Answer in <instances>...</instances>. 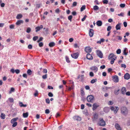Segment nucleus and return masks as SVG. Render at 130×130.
Listing matches in <instances>:
<instances>
[{
	"label": "nucleus",
	"mask_w": 130,
	"mask_h": 130,
	"mask_svg": "<svg viewBox=\"0 0 130 130\" xmlns=\"http://www.w3.org/2000/svg\"><path fill=\"white\" fill-rule=\"evenodd\" d=\"M108 59H111L110 63L111 64H113L115 60L116 59L117 57L116 56L114 55L113 53L110 54L108 56Z\"/></svg>",
	"instance_id": "1"
},
{
	"label": "nucleus",
	"mask_w": 130,
	"mask_h": 130,
	"mask_svg": "<svg viewBox=\"0 0 130 130\" xmlns=\"http://www.w3.org/2000/svg\"><path fill=\"white\" fill-rule=\"evenodd\" d=\"M121 113L124 115H126L128 113V109L126 107H122L121 109Z\"/></svg>",
	"instance_id": "2"
},
{
	"label": "nucleus",
	"mask_w": 130,
	"mask_h": 130,
	"mask_svg": "<svg viewBox=\"0 0 130 130\" xmlns=\"http://www.w3.org/2000/svg\"><path fill=\"white\" fill-rule=\"evenodd\" d=\"M98 124L100 126H104L105 125L106 123L105 121L102 118H100L99 119V121Z\"/></svg>",
	"instance_id": "3"
},
{
	"label": "nucleus",
	"mask_w": 130,
	"mask_h": 130,
	"mask_svg": "<svg viewBox=\"0 0 130 130\" xmlns=\"http://www.w3.org/2000/svg\"><path fill=\"white\" fill-rule=\"evenodd\" d=\"M87 100L89 102H92L94 100V97L92 95H88L87 97Z\"/></svg>",
	"instance_id": "4"
},
{
	"label": "nucleus",
	"mask_w": 130,
	"mask_h": 130,
	"mask_svg": "<svg viewBox=\"0 0 130 130\" xmlns=\"http://www.w3.org/2000/svg\"><path fill=\"white\" fill-rule=\"evenodd\" d=\"M110 109L111 111H113L114 112V113L116 114L117 113L119 110V108L117 106H116L115 108L113 106H111L110 107Z\"/></svg>",
	"instance_id": "5"
},
{
	"label": "nucleus",
	"mask_w": 130,
	"mask_h": 130,
	"mask_svg": "<svg viewBox=\"0 0 130 130\" xmlns=\"http://www.w3.org/2000/svg\"><path fill=\"white\" fill-rule=\"evenodd\" d=\"M96 53L97 55L101 58L103 57V54L102 52L100 50H96Z\"/></svg>",
	"instance_id": "6"
},
{
	"label": "nucleus",
	"mask_w": 130,
	"mask_h": 130,
	"mask_svg": "<svg viewBox=\"0 0 130 130\" xmlns=\"http://www.w3.org/2000/svg\"><path fill=\"white\" fill-rule=\"evenodd\" d=\"M78 55L79 54L77 52L76 53L73 54L71 55L72 57L74 59H77L78 57Z\"/></svg>",
	"instance_id": "7"
},
{
	"label": "nucleus",
	"mask_w": 130,
	"mask_h": 130,
	"mask_svg": "<svg viewBox=\"0 0 130 130\" xmlns=\"http://www.w3.org/2000/svg\"><path fill=\"white\" fill-rule=\"evenodd\" d=\"M113 80L115 82H118L119 81V79L118 76L116 75H115L112 77Z\"/></svg>",
	"instance_id": "8"
},
{
	"label": "nucleus",
	"mask_w": 130,
	"mask_h": 130,
	"mask_svg": "<svg viewBox=\"0 0 130 130\" xmlns=\"http://www.w3.org/2000/svg\"><path fill=\"white\" fill-rule=\"evenodd\" d=\"M124 78L126 80H128L130 78V75L128 73H126L124 75Z\"/></svg>",
	"instance_id": "9"
},
{
	"label": "nucleus",
	"mask_w": 130,
	"mask_h": 130,
	"mask_svg": "<svg viewBox=\"0 0 130 130\" xmlns=\"http://www.w3.org/2000/svg\"><path fill=\"white\" fill-rule=\"evenodd\" d=\"M89 34L90 37H92L93 36L94 34V31L92 29H90L89 32Z\"/></svg>",
	"instance_id": "10"
},
{
	"label": "nucleus",
	"mask_w": 130,
	"mask_h": 130,
	"mask_svg": "<svg viewBox=\"0 0 130 130\" xmlns=\"http://www.w3.org/2000/svg\"><path fill=\"white\" fill-rule=\"evenodd\" d=\"M90 69L94 71L95 72H97L98 70L97 67L96 66H92L90 68Z\"/></svg>",
	"instance_id": "11"
},
{
	"label": "nucleus",
	"mask_w": 130,
	"mask_h": 130,
	"mask_svg": "<svg viewBox=\"0 0 130 130\" xmlns=\"http://www.w3.org/2000/svg\"><path fill=\"white\" fill-rule=\"evenodd\" d=\"M99 106V105L96 103H95L93 105L92 109L94 110L97 108Z\"/></svg>",
	"instance_id": "12"
},
{
	"label": "nucleus",
	"mask_w": 130,
	"mask_h": 130,
	"mask_svg": "<svg viewBox=\"0 0 130 130\" xmlns=\"http://www.w3.org/2000/svg\"><path fill=\"white\" fill-rule=\"evenodd\" d=\"M85 51L87 53H90L91 52V49L90 47H86L85 49Z\"/></svg>",
	"instance_id": "13"
},
{
	"label": "nucleus",
	"mask_w": 130,
	"mask_h": 130,
	"mask_svg": "<svg viewBox=\"0 0 130 130\" xmlns=\"http://www.w3.org/2000/svg\"><path fill=\"white\" fill-rule=\"evenodd\" d=\"M43 28L42 25H41L39 26H37L36 27L35 29H36V31L37 32L38 31H39L41 29H42Z\"/></svg>",
	"instance_id": "14"
},
{
	"label": "nucleus",
	"mask_w": 130,
	"mask_h": 130,
	"mask_svg": "<svg viewBox=\"0 0 130 130\" xmlns=\"http://www.w3.org/2000/svg\"><path fill=\"white\" fill-rule=\"evenodd\" d=\"M87 58L88 59L90 60H91L93 58L92 56L89 53L87 54Z\"/></svg>",
	"instance_id": "15"
},
{
	"label": "nucleus",
	"mask_w": 130,
	"mask_h": 130,
	"mask_svg": "<svg viewBox=\"0 0 130 130\" xmlns=\"http://www.w3.org/2000/svg\"><path fill=\"white\" fill-rule=\"evenodd\" d=\"M115 127L118 130H121L122 129L120 125L118 123H116L115 124Z\"/></svg>",
	"instance_id": "16"
},
{
	"label": "nucleus",
	"mask_w": 130,
	"mask_h": 130,
	"mask_svg": "<svg viewBox=\"0 0 130 130\" xmlns=\"http://www.w3.org/2000/svg\"><path fill=\"white\" fill-rule=\"evenodd\" d=\"M121 93L123 95H124L126 91V89L125 87H123L121 89Z\"/></svg>",
	"instance_id": "17"
},
{
	"label": "nucleus",
	"mask_w": 130,
	"mask_h": 130,
	"mask_svg": "<svg viewBox=\"0 0 130 130\" xmlns=\"http://www.w3.org/2000/svg\"><path fill=\"white\" fill-rule=\"evenodd\" d=\"M23 21L22 20H18L16 23V24L17 25H19L21 24H23Z\"/></svg>",
	"instance_id": "18"
},
{
	"label": "nucleus",
	"mask_w": 130,
	"mask_h": 130,
	"mask_svg": "<svg viewBox=\"0 0 130 130\" xmlns=\"http://www.w3.org/2000/svg\"><path fill=\"white\" fill-rule=\"evenodd\" d=\"M73 118L75 120L78 121H80L81 119V118L78 116H75Z\"/></svg>",
	"instance_id": "19"
},
{
	"label": "nucleus",
	"mask_w": 130,
	"mask_h": 130,
	"mask_svg": "<svg viewBox=\"0 0 130 130\" xmlns=\"http://www.w3.org/2000/svg\"><path fill=\"white\" fill-rule=\"evenodd\" d=\"M121 24L119 23L116 26V28L117 30H120L121 29L120 25Z\"/></svg>",
	"instance_id": "20"
},
{
	"label": "nucleus",
	"mask_w": 130,
	"mask_h": 130,
	"mask_svg": "<svg viewBox=\"0 0 130 130\" xmlns=\"http://www.w3.org/2000/svg\"><path fill=\"white\" fill-rule=\"evenodd\" d=\"M18 119V117L14 118L12 119L11 121V123H13L16 122H15Z\"/></svg>",
	"instance_id": "21"
},
{
	"label": "nucleus",
	"mask_w": 130,
	"mask_h": 130,
	"mask_svg": "<svg viewBox=\"0 0 130 130\" xmlns=\"http://www.w3.org/2000/svg\"><path fill=\"white\" fill-rule=\"evenodd\" d=\"M109 110V108L108 107H106L104 108L103 110L105 112H108Z\"/></svg>",
	"instance_id": "22"
},
{
	"label": "nucleus",
	"mask_w": 130,
	"mask_h": 130,
	"mask_svg": "<svg viewBox=\"0 0 130 130\" xmlns=\"http://www.w3.org/2000/svg\"><path fill=\"white\" fill-rule=\"evenodd\" d=\"M96 24L98 26H101L102 24V22L101 21H98L97 22Z\"/></svg>",
	"instance_id": "23"
},
{
	"label": "nucleus",
	"mask_w": 130,
	"mask_h": 130,
	"mask_svg": "<svg viewBox=\"0 0 130 130\" xmlns=\"http://www.w3.org/2000/svg\"><path fill=\"white\" fill-rule=\"evenodd\" d=\"M28 115V113L26 112L25 113H23V116L24 118H27Z\"/></svg>",
	"instance_id": "24"
},
{
	"label": "nucleus",
	"mask_w": 130,
	"mask_h": 130,
	"mask_svg": "<svg viewBox=\"0 0 130 130\" xmlns=\"http://www.w3.org/2000/svg\"><path fill=\"white\" fill-rule=\"evenodd\" d=\"M19 105L21 107H25L27 106L26 104L24 105L23 103L21 102H19Z\"/></svg>",
	"instance_id": "25"
},
{
	"label": "nucleus",
	"mask_w": 130,
	"mask_h": 130,
	"mask_svg": "<svg viewBox=\"0 0 130 130\" xmlns=\"http://www.w3.org/2000/svg\"><path fill=\"white\" fill-rule=\"evenodd\" d=\"M55 43L53 42H51L49 44V46L50 47H52L55 45Z\"/></svg>",
	"instance_id": "26"
},
{
	"label": "nucleus",
	"mask_w": 130,
	"mask_h": 130,
	"mask_svg": "<svg viewBox=\"0 0 130 130\" xmlns=\"http://www.w3.org/2000/svg\"><path fill=\"white\" fill-rule=\"evenodd\" d=\"M22 17V15L21 14H18L17 17L16 18L17 19H20Z\"/></svg>",
	"instance_id": "27"
},
{
	"label": "nucleus",
	"mask_w": 130,
	"mask_h": 130,
	"mask_svg": "<svg viewBox=\"0 0 130 130\" xmlns=\"http://www.w3.org/2000/svg\"><path fill=\"white\" fill-rule=\"evenodd\" d=\"M0 117L1 119H4L5 118V115L4 114L2 113Z\"/></svg>",
	"instance_id": "28"
},
{
	"label": "nucleus",
	"mask_w": 130,
	"mask_h": 130,
	"mask_svg": "<svg viewBox=\"0 0 130 130\" xmlns=\"http://www.w3.org/2000/svg\"><path fill=\"white\" fill-rule=\"evenodd\" d=\"M27 73L28 75H30L32 74V72L29 69L27 71Z\"/></svg>",
	"instance_id": "29"
},
{
	"label": "nucleus",
	"mask_w": 130,
	"mask_h": 130,
	"mask_svg": "<svg viewBox=\"0 0 130 130\" xmlns=\"http://www.w3.org/2000/svg\"><path fill=\"white\" fill-rule=\"evenodd\" d=\"M8 100L10 103H13L14 102V100L12 98H9L8 99Z\"/></svg>",
	"instance_id": "30"
},
{
	"label": "nucleus",
	"mask_w": 130,
	"mask_h": 130,
	"mask_svg": "<svg viewBox=\"0 0 130 130\" xmlns=\"http://www.w3.org/2000/svg\"><path fill=\"white\" fill-rule=\"evenodd\" d=\"M86 8V6L85 5H83L80 8L81 11H82L84 10H85Z\"/></svg>",
	"instance_id": "31"
},
{
	"label": "nucleus",
	"mask_w": 130,
	"mask_h": 130,
	"mask_svg": "<svg viewBox=\"0 0 130 130\" xmlns=\"http://www.w3.org/2000/svg\"><path fill=\"white\" fill-rule=\"evenodd\" d=\"M93 9L94 10H98L99 9V7L98 6L96 5H95L93 6Z\"/></svg>",
	"instance_id": "32"
},
{
	"label": "nucleus",
	"mask_w": 130,
	"mask_h": 130,
	"mask_svg": "<svg viewBox=\"0 0 130 130\" xmlns=\"http://www.w3.org/2000/svg\"><path fill=\"white\" fill-rule=\"evenodd\" d=\"M31 31V29L30 27H28L27 28L26 32L28 33H29Z\"/></svg>",
	"instance_id": "33"
},
{
	"label": "nucleus",
	"mask_w": 130,
	"mask_h": 130,
	"mask_svg": "<svg viewBox=\"0 0 130 130\" xmlns=\"http://www.w3.org/2000/svg\"><path fill=\"white\" fill-rule=\"evenodd\" d=\"M97 80V79H93L91 80V83L92 84H93L95 82H96Z\"/></svg>",
	"instance_id": "34"
},
{
	"label": "nucleus",
	"mask_w": 130,
	"mask_h": 130,
	"mask_svg": "<svg viewBox=\"0 0 130 130\" xmlns=\"http://www.w3.org/2000/svg\"><path fill=\"white\" fill-rule=\"evenodd\" d=\"M98 118V115L96 114H95L94 116V119L93 121H94L96 120Z\"/></svg>",
	"instance_id": "35"
},
{
	"label": "nucleus",
	"mask_w": 130,
	"mask_h": 130,
	"mask_svg": "<svg viewBox=\"0 0 130 130\" xmlns=\"http://www.w3.org/2000/svg\"><path fill=\"white\" fill-rule=\"evenodd\" d=\"M81 94L82 95H84L85 93L83 91V89H81Z\"/></svg>",
	"instance_id": "36"
},
{
	"label": "nucleus",
	"mask_w": 130,
	"mask_h": 130,
	"mask_svg": "<svg viewBox=\"0 0 130 130\" xmlns=\"http://www.w3.org/2000/svg\"><path fill=\"white\" fill-rule=\"evenodd\" d=\"M125 5L124 4H121L120 5V7L122 8H124L125 7Z\"/></svg>",
	"instance_id": "37"
},
{
	"label": "nucleus",
	"mask_w": 130,
	"mask_h": 130,
	"mask_svg": "<svg viewBox=\"0 0 130 130\" xmlns=\"http://www.w3.org/2000/svg\"><path fill=\"white\" fill-rule=\"evenodd\" d=\"M121 67L122 68H126V66L124 64H121Z\"/></svg>",
	"instance_id": "38"
},
{
	"label": "nucleus",
	"mask_w": 130,
	"mask_h": 130,
	"mask_svg": "<svg viewBox=\"0 0 130 130\" xmlns=\"http://www.w3.org/2000/svg\"><path fill=\"white\" fill-rule=\"evenodd\" d=\"M13 124L12 125V126L13 127H14L16 126L17 124V122H15L14 123H13Z\"/></svg>",
	"instance_id": "39"
},
{
	"label": "nucleus",
	"mask_w": 130,
	"mask_h": 130,
	"mask_svg": "<svg viewBox=\"0 0 130 130\" xmlns=\"http://www.w3.org/2000/svg\"><path fill=\"white\" fill-rule=\"evenodd\" d=\"M38 38V37L37 36H35L33 38V40L34 41H36Z\"/></svg>",
	"instance_id": "40"
},
{
	"label": "nucleus",
	"mask_w": 130,
	"mask_h": 130,
	"mask_svg": "<svg viewBox=\"0 0 130 130\" xmlns=\"http://www.w3.org/2000/svg\"><path fill=\"white\" fill-rule=\"evenodd\" d=\"M38 94V92L37 90H36L34 94V95L35 96H37Z\"/></svg>",
	"instance_id": "41"
},
{
	"label": "nucleus",
	"mask_w": 130,
	"mask_h": 130,
	"mask_svg": "<svg viewBox=\"0 0 130 130\" xmlns=\"http://www.w3.org/2000/svg\"><path fill=\"white\" fill-rule=\"evenodd\" d=\"M121 50L120 49H118L116 51V53L117 54H119L121 53Z\"/></svg>",
	"instance_id": "42"
},
{
	"label": "nucleus",
	"mask_w": 130,
	"mask_h": 130,
	"mask_svg": "<svg viewBox=\"0 0 130 130\" xmlns=\"http://www.w3.org/2000/svg\"><path fill=\"white\" fill-rule=\"evenodd\" d=\"M111 28V27L110 26H109L107 28V30L108 31H110Z\"/></svg>",
	"instance_id": "43"
},
{
	"label": "nucleus",
	"mask_w": 130,
	"mask_h": 130,
	"mask_svg": "<svg viewBox=\"0 0 130 130\" xmlns=\"http://www.w3.org/2000/svg\"><path fill=\"white\" fill-rule=\"evenodd\" d=\"M66 58L67 62L68 63H69L70 62V61L69 60V58L67 56H66Z\"/></svg>",
	"instance_id": "44"
},
{
	"label": "nucleus",
	"mask_w": 130,
	"mask_h": 130,
	"mask_svg": "<svg viewBox=\"0 0 130 130\" xmlns=\"http://www.w3.org/2000/svg\"><path fill=\"white\" fill-rule=\"evenodd\" d=\"M103 3L104 4H107L108 2V0H104L103 1Z\"/></svg>",
	"instance_id": "45"
},
{
	"label": "nucleus",
	"mask_w": 130,
	"mask_h": 130,
	"mask_svg": "<svg viewBox=\"0 0 130 130\" xmlns=\"http://www.w3.org/2000/svg\"><path fill=\"white\" fill-rule=\"evenodd\" d=\"M47 75L46 74L43 75L42 76L43 78L44 79H46L47 78Z\"/></svg>",
	"instance_id": "46"
},
{
	"label": "nucleus",
	"mask_w": 130,
	"mask_h": 130,
	"mask_svg": "<svg viewBox=\"0 0 130 130\" xmlns=\"http://www.w3.org/2000/svg\"><path fill=\"white\" fill-rule=\"evenodd\" d=\"M50 112L49 110L48 109H46L45 110V113L46 114H48Z\"/></svg>",
	"instance_id": "47"
},
{
	"label": "nucleus",
	"mask_w": 130,
	"mask_h": 130,
	"mask_svg": "<svg viewBox=\"0 0 130 130\" xmlns=\"http://www.w3.org/2000/svg\"><path fill=\"white\" fill-rule=\"evenodd\" d=\"M14 25L12 24L10 25L9 27L10 29H13L14 28Z\"/></svg>",
	"instance_id": "48"
},
{
	"label": "nucleus",
	"mask_w": 130,
	"mask_h": 130,
	"mask_svg": "<svg viewBox=\"0 0 130 130\" xmlns=\"http://www.w3.org/2000/svg\"><path fill=\"white\" fill-rule=\"evenodd\" d=\"M48 95L50 97H52L53 96V94L51 92H49L48 93Z\"/></svg>",
	"instance_id": "49"
},
{
	"label": "nucleus",
	"mask_w": 130,
	"mask_h": 130,
	"mask_svg": "<svg viewBox=\"0 0 130 130\" xmlns=\"http://www.w3.org/2000/svg\"><path fill=\"white\" fill-rule=\"evenodd\" d=\"M113 104V102L112 101H109L108 102V104L109 105H112Z\"/></svg>",
	"instance_id": "50"
},
{
	"label": "nucleus",
	"mask_w": 130,
	"mask_h": 130,
	"mask_svg": "<svg viewBox=\"0 0 130 130\" xmlns=\"http://www.w3.org/2000/svg\"><path fill=\"white\" fill-rule=\"evenodd\" d=\"M90 76L91 77H93L94 76V74L92 72H90L89 73Z\"/></svg>",
	"instance_id": "51"
},
{
	"label": "nucleus",
	"mask_w": 130,
	"mask_h": 130,
	"mask_svg": "<svg viewBox=\"0 0 130 130\" xmlns=\"http://www.w3.org/2000/svg\"><path fill=\"white\" fill-rule=\"evenodd\" d=\"M46 103L48 104H49L50 103V101L48 99H47L45 100Z\"/></svg>",
	"instance_id": "52"
},
{
	"label": "nucleus",
	"mask_w": 130,
	"mask_h": 130,
	"mask_svg": "<svg viewBox=\"0 0 130 130\" xmlns=\"http://www.w3.org/2000/svg\"><path fill=\"white\" fill-rule=\"evenodd\" d=\"M28 48L29 49H31L32 48V45L31 44H29L28 45Z\"/></svg>",
	"instance_id": "53"
},
{
	"label": "nucleus",
	"mask_w": 130,
	"mask_h": 130,
	"mask_svg": "<svg viewBox=\"0 0 130 130\" xmlns=\"http://www.w3.org/2000/svg\"><path fill=\"white\" fill-rule=\"evenodd\" d=\"M55 12L57 13H59V12H60V11L58 8H57L55 10Z\"/></svg>",
	"instance_id": "54"
},
{
	"label": "nucleus",
	"mask_w": 130,
	"mask_h": 130,
	"mask_svg": "<svg viewBox=\"0 0 130 130\" xmlns=\"http://www.w3.org/2000/svg\"><path fill=\"white\" fill-rule=\"evenodd\" d=\"M87 16L86 15H84V18L82 19V21H84L85 19H86V18L87 17Z\"/></svg>",
	"instance_id": "55"
},
{
	"label": "nucleus",
	"mask_w": 130,
	"mask_h": 130,
	"mask_svg": "<svg viewBox=\"0 0 130 130\" xmlns=\"http://www.w3.org/2000/svg\"><path fill=\"white\" fill-rule=\"evenodd\" d=\"M14 89L13 88H11L10 91L9 92V93H10L11 92H14Z\"/></svg>",
	"instance_id": "56"
},
{
	"label": "nucleus",
	"mask_w": 130,
	"mask_h": 130,
	"mask_svg": "<svg viewBox=\"0 0 130 130\" xmlns=\"http://www.w3.org/2000/svg\"><path fill=\"white\" fill-rule=\"evenodd\" d=\"M126 49H125L123 51V54L125 55H127V53L126 52Z\"/></svg>",
	"instance_id": "57"
},
{
	"label": "nucleus",
	"mask_w": 130,
	"mask_h": 130,
	"mask_svg": "<svg viewBox=\"0 0 130 130\" xmlns=\"http://www.w3.org/2000/svg\"><path fill=\"white\" fill-rule=\"evenodd\" d=\"M119 91V90L118 89L117 91H115L114 92L115 94L116 95H118L119 93L118 92Z\"/></svg>",
	"instance_id": "58"
},
{
	"label": "nucleus",
	"mask_w": 130,
	"mask_h": 130,
	"mask_svg": "<svg viewBox=\"0 0 130 130\" xmlns=\"http://www.w3.org/2000/svg\"><path fill=\"white\" fill-rule=\"evenodd\" d=\"M15 72L17 74H19V73L20 72V71L18 69H17V70H15Z\"/></svg>",
	"instance_id": "59"
},
{
	"label": "nucleus",
	"mask_w": 130,
	"mask_h": 130,
	"mask_svg": "<svg viewBox=\"0 0 130 130\" xmlns=\"http://www.w3.org/2000/svg\"><path fill=\"white\" fill-rule=\"evenodd\" d=\"M39 46L40 47H41L43 46V43L42 42H40L39 44Z\"/></svg>",
	"instance_id": "60"
},
{
	"label": "nucleus",
	"mask_w": 130,
	"mask_h": 130,
	"mask_svg": "<svg viewBox=\"0 0 130 130\" xmlns=\"http://www.w3.org/2000/svg\"><path fill=\"white\" fill-rule=\"evenodd\" d=\"M123 24H124V26L125 27H127V23L126 22H123Z\"/></svg>",
	"instance_id": "61"
},
{
	"label": "nucleus",
	"mask_w": 130,
	"mask_h": 130,
	"mask_svg": "<svg viewBox=\"0 0 130 130\" xmlns=\"http://www.w3.org/2000/svg\"><path fill=\"white\" fill-rule=\"evenodd\" d=\"M118 38V40H121L122 39V37L119 36H117V37Z\"/></svg>",
	"instance_id": "62"
},
{
	"label": "nucleus",
	"mask_w": 130,
	"mask_h": 130,
	"mask_svg": "<svg viewBox=\"0 0 130 130\" xmlns=\"http://www.w3.org/2000/svg\"><path fill=\"white\" fill-rule=\"evenodd\" d=\"M77 4V3L76 2H74L73 4V6H76Z\"/></svg>",
	"instance_id": "63"
},
{
	"label": "nucleus",
	"mask_w": 130,
	"mask_h": 130,
	"mask_svg": "<svg viewBox=\"0 0 130 130\" xmlns=\"http://www.w3.org/2000/svg\"><path fill=\"white\" fill-rule=\"evenodd\" d=\"M126 94L127 95L130 96V92L129 91H128L126 92Z\"/></svg>",
	"instance_id": "64"
}]
</instances>
